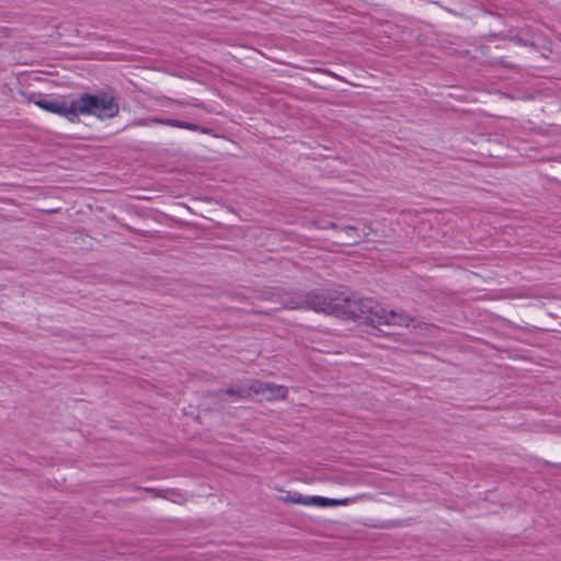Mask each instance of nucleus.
<instances>
[{
  "label": "nucleus",
  "instance_id": "12",
  "mask_svg": "<svg viewBox=\"0 0 561 561\" xmlns=\"http://www.w3.org/2000/svg\"><path fill=\"white\" fill-rule=\"evenodd\" d=\"M324 502L323 503V507L324 506H336V505H347L348 503H351V499H341V500H335V499H329V497H323Z\"/></svg>",
  "mask_w": 561,
  "mask_h": 561
},
{
  "label": "nucleus",
  "instance_id": "1",
  "mask_svg": "<svg viewBox=\"0 0 561 561\" xmlns=\"http://www.w3.org/2000/svg\"><path fill=\"white\" fill-rule=\"evenodd\" d=\"M76 123L80 115H93L101 121L111 119L118 115L119 104L116 98L107 92L91 94L83 93L75 99Z\"/></svg>",
  "mask_w": 561,
  "mask_h": 561
},
{
  "label": "nucleus",
  "instance_id": "2",
  "mask_svg": "<svg viewBox=\"0 0 561 561\" xmlns=\"http://www.w3.org/2000/svg\"><path fill=\"white\" fill-rule=\"evenodd\" d=\"M379 305L360 298L336 297V312L347 318L365 321L374 327V316Z\"/></svg>",
  "mask_w": 561,
  "mask_h": 561
},
{
  "label": "nucleus",
  "instance_id": "5",
  "mask_svg": "<svg viewBox=\"0 0 561 561\" xmlns=\"http://www.w3.org/2000/svg\"><path fill=\"white\" fill-rule=\"evenodd\" d=\"M35 104L47 112L58 114L69 122L76 123L75 99L71 101L41 99Z\"/></svg>",
  "mask_w": 561,
  "mask_h": 561
},
{
  "label": "nucleus",
  "instance_id": "10",
  "mask_svg": "<svg viewBox=\"0 0 561 561\" xmlns=\"http://www.w3.org/2000/svg\"><path fill=\"white\" fill-rule=\"evenodd\" d=\"M323 496H305L304 495V502L302 505L305 506H321L323 507Z\"/></svg>",
  "mask_w": 561,
  "mask_h": 561
},
{
  "label": "nucleus",
  "instance_id": "8",
  "mask_svg": "<svg viewBox=\"0 0 561 561\" xmlns=\"http://www.w3.org/2000/svg\"><path fill=\"white\" fill-rule=\"evenodd\" d=\"M151 122L154 124H161V125H167V126H172V127H178V128H184V129H188V130H193V131L206 133L205 128H202L201 126H198L196 124L183 122V121H179V119L153 118V119H151Z\"/></svg>",
  "mask_w": 561,
  "mask_h": 561
},
{
  "label": "nucleus",
  "instance_id": "4",
  "mask_svg": "<svg viewBox=\"0 0 561 561\" xmlns=\"http://www.w3.org/2000/svg\"><path fill=\"white\" fill-rule=\"evenodd\" d=\"M373 319L374 327L378 329H380V327L408 328L414 321V319L410 314L403 311L398 312L393 310H387L380 305L378 308H376L375 316Z\"/></svg>",
  "mask_w": 561,
  "mask_h": 561
},
{
  "label": "nucleus",
  "instance_id": "6",
  "mask_svg": "<svg viewBox=\"0 0 561 561\" xmlns=\"http://www.w3.org/2000/svg\"><path fill=\"white\" fill-rule=\"evenodd\" d=\"M250 391L251 393L261 396V398L264 400L285 399L288 392L285 386L263 382L259 380H254L251 382Z\"/></svg>",
  "mask_w": 561,
  "mask_h": 561
},
{
  "label": "nucleus",
  "instance_id": "3",
  "mask_svg": "<svg viewBox=\"0 0 561 561\" xmlns=\"http://www.w3.org/2000/svg\"><path fill=\"white\" fill-rule=\"evenodd\" d=\"M290 309L306 308L317 312L335 313L336 312V297H332L325 293H310L306 299L297 305L288 306Z\"/></svg>",
  "mask_w": 561,
  "mask_h": 561
},
{
  "label": "nucleus",
  "instance_id": "7",
  "mask_svg": "<svg viewBox=\"0 0 561 561\" xmlns=\"http://www.w3.org/2000/svg\"><path fill=\"white\" fill-rule=\"evenodd\" d=\"M346 233V243L356 244L365 240L370 234V227L364 226L360 230L358 227L347 226L342 229Z\"/></svg>",
  "mask_w": 561,
  "mask_h": 561
},
{
  "label": "nucleus",
  "instance_id": "9",
  "mask_svg": "<svg viewBox=\"0 0 561 561\" xmlns=\"http://www.w3.org/2000/svg\"><path fill=\"white\" fill-rule=\"evenodd\" d=\"M226 393L229 396H234L238 398H249L251 397L250 387L249 388H229L226 390Z\"/></svg>",
  "mask_w": 561,
  "mask_h": 561
},
{
  "label": "nucleus",
  "instance_id": "13",
  "mask_svg": "<svg viewBox=\"0 0 561 561\" xmlns=\"http://www.w3.org/2000/svg\"><path fill=\"white\" fill-rule=\"evenodd\" d=\"M328 227L333 228V229H336V228H337V226H336L334 222H330V224L328 225ZM324 228H327V226H324Z\"/></svg>",
  "mask_w": 561,
  "mask_h": 561
},
{
  "label": "nucleus",
  "instance_id": "11",
  "mask_svg": "<svg viewBox=\"0 0 561 561\" xmlns=\"http://www.w3.org/2000/svg\"><path fill=\"white\" fill-rule=\"evenodd\" d=\"M282 500L286 503H293V504H301L304 502V495L295 492V493H287L286 496L282 497Z\"/></svg>",
  "mask_w": 561,
  "mask_h": 561
}]
</instances>
